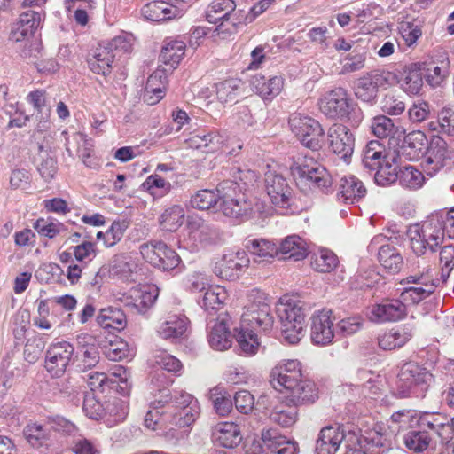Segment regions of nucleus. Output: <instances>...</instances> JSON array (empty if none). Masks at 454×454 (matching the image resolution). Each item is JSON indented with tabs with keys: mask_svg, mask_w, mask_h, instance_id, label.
<instances>
[{
	"mask_svg": "<svg viewBox=\"0 0 454 454\" xmlns=\"http://www.w3.org/2000/svg\"><path fill=\"white\" fill-rule=\"evenodd\" d=\"M371 129L372 133L379 138H387L401 133L394 121L385 115L374 117L372 121Z\"/></svg>",
	"mask_w": 454,
	"mask_h": 454,
	"instance_id": "680f3d73",
	"label": "nucleus"
},
{
	"mask_svg": "<svg viewBox=\"0 0 454 454\" xmlns=\"http://www.w3.org/2000/svg\"><path fill=\"white\" fill-rule=\"evenodd\" d=\"M338 264V257L328 249L319 250L313 255L311 261L313 269L319 272H331L336 269Z\"/></svg>",
	"mask_w": 454,
	"mask_h": 454,
	"instance_id": "bf43d9fd",
	"label": "nucleus"
},
{
	"mask_svg": "<svg viewBox=\"0 0 454 454\" xmlns=\"http://www.w3.org/2000/svg\"><path fill=\"white\" fill-rule=\"evenodd\" d=\"M185 53V43L183 41H170L161 50L160 60L173 70L180 63Z\"/></svg>",
	"mask_w": 454,
	"mask_h": 454,
	"instance_id": "a18cd8bd",
	"label": "nucleus"
},
{
	"mask_svg": "<svg viewBox=\"0 0 454 454\" xmlns=\"http://www.w3.org/2000/svg\"><path fill=\"white\" fill-rule=\"evenodd\" d=\"M396 159L397 154L395 152H393V153H389V156H387L385 160L379 166V168L373 170L375 171V182L379 185L384 186L397 180L398 173L396 171Z\"/></svg>",
	"mask_w": 454,
	"mask_h": 454,
	"instance_id": "c03bdc74",
	"label": "nucleus"
},
{
	"mask_svg": "<svg viewBox=\"0 0 454 454\" xmlns=\"http://www.w3.org/2000/svg\"><path fill=\"white\" fill-rule=\"evenodd\" d=\"M364 183L355 176H343L340 181L337 198L346 204H354L366 195Z\"/></svg>",
	"mask_w": 454,
	"mask_h": 454,
	"instance_id": "cd10ccee",
	"label": "nucleus"
},
{
	"mask_svg": "<svg viewBox=\"0 0 454 454\" xmlns=\"http://www.w3.org/2000/svg\"><path fill=\"white\" fill-rule=\"evenodd\" d=\"M77 348L79 349V367L85 371L96 366L100 359L99 348L101 342L94 336L88 333H81L77 336Z\"/></svg>",
	"mask_w": 454,
	"mask_h": 454,
	"instance_id": "412c9836",
	"label": "nucleus"
},
{
	"mask_svg": "<svg viewBox=\"0 0 454 454\" xmlns=\"http://www.w3.org/2000/svg\"><path fill=\"white\" fill-rule=\"evenodd\" d=\"M143 187L153 196H163L170 192L172 185L160 176L154 174L145 179L143 183Z\"/></svg>",
	"mask_w": 454,
	"mask_h": 454,
	"instance_id": "69168bd1",
	"label": "nucleus"
},
{
	"mask_svg": "<svg viewBox=\"0 0 454 454\" xmlns=\"http://www.w3.org/2000/svg\"><path fill=\"white\" fill-rule=\"evenodd\" d=\"M98 254L97 245L91 241H83L73 247V254L75 260L82 263H90L97 257Z\"/></svg>",
	"mask_w": 454,
	"mask_h": 454,
	"instance_id": "0e129e2a",
	"label": "nucleus"
},
{
	"mask_svg": "<svg viewBox=\"0 0 454 454\" xmlns=\"http://www.w3.org/2000/svg\"><path fill=\"white\" fill-rule=\"evenodd\" d=\"M101 342V349L104 355L112 361H120L131 356L129 344L119 337Z\"/></svg>",
	"mask_w": 454,
	"mask_h": 454,
	"instance_id": "de8ad7c7",
	"label": "nucleus"
},
{
	"mask_svg": "<svg viewBox=\"0 0 454 454\" xmlns=\"http://www.w3.org/2000/svg\"><path fill=\"white\" fill-rule=\"evenodd\" d=\"M241 86V80L237 78L219 82L215 84L217 99L223 104L235 102L240 95Z\"/></svg>",
	"mask_w": 454,
	"mask_h": 454,
	"instance_id": "49530a36",
	"label": "nucleus"
},
{
	"mask_svg": "<svg viewBox=\"0 0 454 454\" xmlns=\"http://www.w3.org/2000/svg\"><path fill=\"white\" fill-rule=\"evenodd\" d=\"M427 145V137L420 130H414L407 134L404 137L403 145V153H406L409 160L419 159L424 153Z\"/></svg>",
	"mask_w": 454,
	"mask_h": 454,
	"instance_id": "79ce46f5",
	"label": "nucleus"
},
{
	"mask_svg": "<svg viewBox=\"0 0 454 454\" xmlns=\"http://www.w3.org/2000/svg\"><path fill=\"white\" fill-rule=\"evenodd\" d=\"M329 147L335 154L347 160L354 152L355 138L349 129L342 124L332 125L327 133Z\"/></svg>",
	"mask_w": 454,
	"mask_h": 454,
	"instance_id": "a211bd4d",
	"label": "nucleus"
},
{
	"mask_svg": "<svg viewBox=\"0 0 454 454\" xmlns=\"http://www.w3.org/2000/svg\"><path fill=\"white\" fill-rule=\"evenodd\" d=\"M319 111L330 120L347 121L354 119L359 122L363 119L360 110L342 88H335L325 93L318 100Z\"/></svg>",
	"mask_w": 454,
	"mask_h": 454,
	"instance_id": "39448f33",
	"label": "nucleus"
},
{
	"mask_svg": "<svg viewBox=\"0 0 454 454\" xmlns=\"http://www.w3.org/2000/svg\"><path fill=\"white\" fill-rule=\"evenodd\" d=\"M450 74V61L447 52L443 51L436 59H433L426 65L425 79L432 88L441 86Z\"/></svg>",
	"mask_w": 454,
	"mask_h": 454,
	"instance_id": "b1692460",
	"label": "nucleus"
},
{
	"mask_svg": "<svg viewBox=\"0 0 454 454\" xmlns=\"http://www.w3.org/2000/svg\"><path fill=\"white\" fill-rule=\"evenodd\" d=\"M140 254L146 262L162 270H174L181 262L176 251L161 241L142 244Z\"/></svg>",
	"mask_w": 454,
	"mask_h": 454,
	"instance_id": "9d476101",
	"label": "nucleus"
},
{
	"mask_svg": "<svg viewBox=\"0 0 454 454\" xmlns=\"http://www.w3.org/2000/svg\"><path fill=\"white\" fill-rule=\"evenodd\" d=\"M114 58L112 47L99 46L89 59L90 69L95 74L106 75L110 73Z\"/></svg>",
	"mask_w": 454,
	"mask_h": 454,
	"instance_id": "e433bc0d",
	"label": "nucleus"
},
{
	"mask_svg": "<svg viewBox=\"0 0 454 454\" xmlns=\"http://www.w3.org/2000/svg\"><path fill=\"white\" fill-rule=\"evenodd\" d=\"M380 264L390 271L397 272L403 264V257L395 247L390 245H383L378 253Z\"/></svg>",
	"mask_w": 454,
	"mask_h": 454,
	"instance_id": "4d7b16f0",
	"label": "nucleus"
},
{
	"mask_svg": "<svg viewBox=\"0 0 454 454\" xmlns=\"http://www.w3.org/2000/svg\"><path fill=\"white\" fill-rule=\"evenodd\" d=\"M261 440L268 454H296L297 452L295 444L287 441L274 428L263 429Z\"/></svg>",
	"mask_w": 454,
	"mask_h": 454,
	"instance_id": "a878e982",
	"label": "nucleus"
},
{
	"mask_svg": "<svg viewBox=\"0 0 454 454\" xmlns=\"http://www.w3.org/2000/svg\"><path fill=\"white\" fill-rule=\"evenodd\" d=\"M264 183L266 192L272 204L281 208L289 206L293 190L282 175L270 171L265 175Z\"/></svg>",
	"mask_w": 454,
	"mask_h": 454,
	"instance_id": "f3484780",
	"label": "nucleus"
},
{
	"mask_svg": "<svg viewBox=\"0 0 454 454\" xmlns=\"http://www.w3.org/2000/svg\"><path fill=\"white\" fill-rule=\"evenodd\" d=\"M360 444L368 454H385L390 449V440L382 427L376 425L372 430L365 431Z\"/></svg>",
	"mask_w": 454,
	"mask_h": 454,
	"instance_id": "c756f323",
	"label": "nucleus"
},
{
	"mask_svg": "<svg viewBox=\"0 0 454 454\" xmlns=\"http://www.w3.org/2000/svg\"><path fill=\"white\" fill-rule=\"evenodd\" d=\"M270 383L294 404L314 403L317 399L315 384L303 379L302 365L297 359L280 361L271 370Z\"/></svg>",
	"mask_w": 454,
	"mask_h": 454,
	"instance_id": "f257e3e1",
	"label": "nucleus"
},
{
	"mask_svg": "<svg viewBox=\"0 0 454 454\" xmlns=\"http://www.w3.org/2000/svg\"><path fill=\"white\" fill-rule=\"evenodd\" d=\"M423 86V78L417 64L407 67L403 71L401 87L409 95H418Z\"/></svg>",
	"mask_w": 454,
	"mask_h": 454,
	"instance_id": "3c124183",
	"label": "nucleus"
},
{
	"mask_svg": "<svg viewBox=\"0 0 454 454\" xmlns=\"http://www.w3.org/2000/svg\"><path fill=\"white\" fill-rule=\"evenodd\" d=\"M249 262L245 251H229L215 262L214 272L223 279L235 280L248 267Z\"/></svg>",
	"mask_w": 454,
	"mask_h": 454,
	"instance_id": "4468645a",
	"label": "nucleus"
},
{
	"mask_svg": "<svg viewBox=\"0 0 454 454\" xmlns=\"http://www.w3.org/2000/svg\"><path fill=\"white\" fill-rule=\"evenodd\" d=\"M410 247L417 255L434 253L445 236L454 239V209L431 215L407 231Z\"/></svg>",
	"mask_w": 454,
	"mask_h": 454,
	"instance_id": "f03ea898",
	"label": "nucleus"
},
{
	"mask_svg": "<svg viewBox=\"0 0 454 454\" xmlns=\"http://www.w3.org/2000/svg\"><path fill=\"white\" fill-rule=\"evenodd\" d=\"M434 269L427 267L425 271L414 273L407 277V283L415 286L405 288L401 293V299L404 302L416 304L432 294L436 287L433 271Z\"/></svg>",
	"mask_w": 454,
	"mask_h": 454,
	"instance_id": "1a4fd4ad",
	"label": "nucleus"
},
{
	"mask_svg": "<svg viewBox=\"0 0 454 454\" xmlns=\"http://www.w3.org/2000/svg\"><path fill=\"white\" fill-rule=\"evenodd\" d=\"M246 247L255 262H270L275 256H278V246L267 239H254L248 240Z\"/></svg>",
	"mask_w": 454,
	"mask_h": 454,
	"instance_id": "f704fd0d",
	"label": "nucleus"
},
{
	"mask_svg": "<svg viewBox=\"0 0 454 454\" xmlns=\"http://www.w3.org/2000/svg\"><path fill=\"white\" fill-rule=\"evenodd\" d=\"M406 314V305L402 299H386L379 304L372 305L368 317L372 322L384 323L401 320Z\"/></svg>",
	"mask_w": 454,
	"mask_h": 454,
	"instance_id": "6ab92c4d",
	"label": "nucleus"
},
{
	"mask_svg": "<svg viewBox=\"0 0 454 454\" xmlns=\"http://www.w3.org/2000/svg\"><path fill=\"white\" fill-rule=\"evenodd\" d=\"M186 143L189 147L202 150L204 153H213L216 151L221 144V137L214 132H206L200 130L192 134Z\"/></svg>",
	"mask_w": 454,
	"mask_h": 454,
	"instance_id": "4c0bfd02",
	"label": "nucleus"
},
{
	"mask_svg": "<svg viewBox=\"0 0 454 454\" xmlns=\"http://www.w3.org/2000/svg\"><path fill=\"white\" fill-rule=\"evenodd\" d=\"M74 348L67 341L51 344L46 353L45 368L53 376H61L74 355Z\"/></svg>",
	"mask_w": 454,
	"mask_h": 454,
	"instance_id": "dca6fc26",
	"label": "nucleus"
},
{
	"mask_svg": "<svg viewBox=\"0 0 454 454\" xmlns=\"http://www.w3.org/2000/svg\"><path fill=\"white\" fill-rule=\"evenodd\" d=\"M156 296L145 288L134 287L129 290L126 305L134 307L137 312H145L154 303Z\"/></svg>",
	"mask_w": 454,
	"mask_h": 454,
	"instance_id": "09e8293b",
	"label": "nucleus"
},
{
	"mask_svg": "<svg viewBox=\"0 0 454 454\" xmlns=\"http://www.w3.org/2000/svg\"><path fill=\"white\" fill-rule=\"evenodd\" d=\"M429 129L447 136H454V106H446L440 109L437 121H431Z\"/></svg>",
	"mask_w": 454,
	"mask_h": 454,
	"instance_id": "864d4df0",
	"label": "nucleus"
},
{
	"mask_svg": "<svg viewBox=\"0 0 454 454\" xmlns=\"http://www.w3.org/2000/svg\"><path fill=\"white\" fill-rule=\"evenodd\" d=\"M169 67H159L149 77L145 85V101L148 105H155L163 98L165 84L168 80Z\"/></svg>",
	"mask_w": 454,
	"mask_h": 454,
	"instance_id": "bb28decb",
	"label": "nucleus"
},
{
	"mask_svg": "<svg viewBox=\"0 0 454 454\" xmlns=\"http://www.w3.org/2000/svg\"><path fill=\"white\" fill-rule=\"evenodd\" d=\"M236 340L244 354L254 355L257 352L260 342L257 335L254 333V329L240 324Z\"/></svg>",
	"mask_w": 454,
	"mask_h": 454,
	"instance_id": "6e6d98bb",
	"label": "nucleus"
},
{
	"mask_svg": "<svg viewBox=\"0 0 454 454\" xmlns=\"http://www.w3.org/2000/svg\"><path fill=\"white\" fill-rule=\"evenodd\" d=\"M235 9L236 4L233 0H213L207 8L206 19L212 24L221 22L215 29L220 34L223 32V22L228 20Z\"/></svg>",
	"mask_w": 454,
	"mask_h": 454,
	"instance_id": "2f4dec72",
	"label": "nucleus"
},
{
	"mask_svg": "<svg viewBox=\"0 0 454 454\" xmlns=\"http://www.w3.org/2000/svg\"><path fill=\"white\" fill-rule=\"evenodd\" d=\"M283 86L284 79L281 76L266 78L262 75H254L252 78L254 90L265 100H270L277 97L281 92Z\"/></svg>",
	"mask_w": 454,
	"mask_h": 454,
	"instance_id": "473e14b6",
	"label": "nucleus"
},
{
	"mask_svg": "<svg viewBox=\"0 0 454 454\" xmlns=\"http://www.w3.org/2000/svg\"><path fill=\"white\" fill-rule=\"evenodd\" d=\"M451 440V428L447 418L440 414L420 417L419 429L411 430L403 436L405 447L413 452L421 453L427 450H435Z\"/></svg>",
	"mask_w": 454,
	"mask_h": 454,
	"instance_id": "7ed1b4c3",
	"label": "nucleus"
},
{
	"mask_svg": "<svg viewBox=\"0 0 454 454\" xmlns=\"http://www.w3.org/2000/svg\"><path fill=\"white\" fill-rule=\"evenodd\" d=\"M344 438V431L339 426L323 427L316 441L315 453L336 454Z\"/></svg>",
	"mask_w": 454,
	"mask_h": 454,
	"instance_id": "4be33fe9",
	"label": "nucleus"
},
{
	"mask_svg": "<svg viewBox=\"0 0 454 454\" xmlns=\"http://www.w3.org/2000/svg\"><path fill=\"white\" fill-rule=\"evenodd\" d=\"M390 153H386L385 147L378 141L372 140L367 143L363 151L362 163L364 167L373 171L385 160Z\"/></svg>",
	"mask_w": 454,
	"mask_h": 454,
	"instance_id": "ea45409f",
	"label": "nucleus"
},
{
	"mask_svg": "<svg viewBox=\"0 0 454 454\" xmlns=\"http://www.w3.org/2000/svg\"><path fill=\"white\" fill-rule=\"evenodd\" d=\"M433 375L424 367L414 362L404 364L398 373L395 395L400 398L424 397Z\"/></svg>",
	"mask_w": 454,
	"mask_h": 454,
	"instance_id": "423d86ee",
	"label": "nucleus"
},
{
	"mask_svg": "<svg viewBox=\"0 0 454 454\" xmlns=\"http://www.w3.org/2000/svg\"><path fill=\"white\" fill-rule=\"evenodd\" d=\"M41 20L42 13L38 12L27 11L22 12L12 27L11 39L14 42L27 40L40 26Z\"/></svg>",
	"mask_w": 454,
	"mask_h": 454,
	"instance_id": "5701e85b",
	"label": "nucleus"
},
{
	"mask_svg": "<svg viewBox=\"0 0 454 454\" xmlns=\"http://www.w3.org/2000/svg\"><path fill=\"white\" fill-rule=\"evenodd\" d=\"M221 199V210L228 217L247 218L253 211L251 201L247 200L243 193H239L233 198L230 193L225 192Z\"/></svg>",
	"mask_w": 454,
	"mask_h": 454,
	"instance_id": "393cba45",
	"label": "nucleus"
},
{
	"mask_svg": "<svg viewBox=\"0 0 454 454\" xmlns=\"http://www.w3.org/2000/svg\"><path fill=\"white\" fill-rule=\"evenodd\" d=\"M231 176L233 180L225 181L221 184L223 190L229 188V184H234L241 192L242 190H247L249 186L254 185L257 180V174L250 169H241L235 167L231 169Z\"/></svg>",
	"mask_w": 454,
	"mask_h": 454,
	"instance_id": "5fc2aeb1",
	"label": "nucleus"
},
{
	"mask_svg": "<svg viewBox=\"0 0 454 454\" xmlns=\"http://www.w3.org/2000/svg\"><path fill=\"white\" fill-rule=\"evenodd\" d=\"M277 311L284 339L290 344H297L305 335L303 303L299 300L284 296L279 300Z\"/></svg>",
	"mask_w": 454,
	"mask_h": 454,
	"instance_id": "20e7f679",
	"label": "nucleus"
},
{
	"mask_svg": "<svg viewBox=\"0 0 454 454\" xmlns=\"http://www.w3.org/2000/svg\"><path fill=\"white\" fill-rule=\"evenodd\" d=\"M98 324L105 329L121 331L127 324L126 316L118 308L108 307L100 309L97 317Z\"/></svg>",
	"mask_w": 454,
	"mask_h": 454,
	"instance_id": "58836bf2",
	"label": "nucleus"
},
{
	"mask_svg": "<svg viewBox=\"0 0 454 454\" xmlns=\"http://www.w3.org/2000/svg\"><path fill=\"white\" fill-rule=\"evenodd\" d=\"M210 346L219 351L228 349L232 343L231 332L223 320L215 322L208 334Z\"/></svg>",
	"mask_w": 454,
	"mask_h": 454,
	"instance_id": "a19ab883",
	"label": "nucleus"
},
{
	"mask_svg": "<svg viewBox=\"0 0 454 454\" xmlns=\"http://www.w3.org/2000/svg\"><path fill=\"white\" fill-rule=\"evenodd\" d=\"M295 177L302 180L314 188L323 192H328L333 185V179L326 168L317 163L301 164L295 163L292 167Z\"/></svg>",
	"mask_w": 454,
	"mask_h": 454,
	"instance_id": "f8f14e48",
	"label": "nucleus"
},
{
	"mask_svg": "<svg viewBox=\"0 0 454 454\" xmlns=\"http://www.w3.org/2000/svg\"><path fill=\"white\" fill-rule=\"evenodd\" d=\"M170 402L175 403L176 408L179 410L193 406L194 403H199L192 395L183 390H175L172 393L168 388H163L155 395L154 403H157L159 405H165Z\"/></svg>",
	"mask_w": 454,
	"mask_h": 454,
	"instance_id": "c9c22d12",
	"label": "nucleus"
},
{
	"mask_svg": "<svg viewBox=\"0 0 454 454\" xmlns=\"http://www.w3.org/2000/svg\"><path fill=\"white\" fill-rule=\"evenodd\" d=\"M73 140L78 145V157L87 167L94 168L95 162L92 156V144L87 138L86 135L82 133H75L73 136Z\"/></svg>",
	"mask_w": 454,
	"mask_h": 454,
	"instance_id": "e2e57ef3",
	"label": "nucleus"
},
{
	"mask_svg": "<svg viewBox=\"0 0 454 454\" xmlns=\"http://www.w3.org/2000/svg\"><path fill=\"white\" fill-rule=\"evenodd\" d=\"M333 317L331 309L316 311L310 317V339L315 345L326 346L334 337Z\"/></svg>",
	"mask_w": 454,
	"mask_h": 454,
	"instance_id": "2eb2a0df",
	"label": "nucleus"
},
{
	"mask_svg": "<svg viewBox=\"0 0 454 454\" xmlns=\"http://www.w3.org/2000/svg\"><path fill=\"white\" fill-rule=\"evenodd\" d=\"M188 319L184 316L169 315L157 326V333L165 340L177 339L187 330Z\"/></svg>",
	"mask_w": 454,
	"mask_h": 454,
	"instance_id": "72a5a7b5",
	"label": "nucleus"
},
{
	"mask_svg": "<svg viewBox=\"0 0 454 454\" xmlns=\"http://www.w3.org/2000/svg\"><path fill=\"white\" fill-rule=\"evenodd\" d=\"M278 248V256L283 260L293 259L294 261H301L309 254L307 242L297 235L286 237Z\"/></svg>",
	"mask_w": 454,
	"mask_h": 454,
	"instance_id": "7c9ffc66",
	"label": "nucleus"
},
{
	"mask_svg": "<svg viewBox=\"0 0 454 454\" xmlns=\"http://www.w3.org/2000/svg\"><path fill=\"white\" fill-rule=\"evenodd\" d=\"M454 160V150L441 137H432L427 147L423 165L428 175H434L447 164Z\"/></svg>",
	"mask_w": 454,
	"mask_h": 454,
	"instance_id": "ddd939ff",
	"label": "nucleus"
},
{
	"mask_svg": "<svg viewBox=\"0 0 454 454\" xmlns=\"http://www.w3.org/2000/svg\"><path fill=\"white\" fill-rule=\"evenodd\" d=\"M249 304L241 317L242 325L252 329L256 327L263 332L270 331L274 323L268 295L259 290L253 289L248 294Z\"/></svg>",
	"mask_w": 454,
	"mask_h": 454,
	"instance_id": "0eeeda50",
	"label": "nucleus"
},
{
	"mask_svg": "<svg viewBox=\"0 0 454 454\" xmlns=\"http://www.w3.org/2000/svg\"><path fill=\"white\" fill-rule=\"evenodd\" d=\"M288 125L301 143L313 151H318L325 144V130L316 119L301 113H293Z\"/></svg>",
	"mask_w": 454,
	"mask_h": 454,
	"instance_id": "6e6552de",
	"label": "nucleus"
},
{
	"mask_svg": "<svg viewBox=\"0 0 454 454\" xmlns=\"http://www.w3.org/2000/svg\"><path fill=\"white\" fill-rule=\"evenodd\" d=\"M184 209L179 205L171 206L164 210L160 217V224L162 230L175 231L179 229L184 219Z\"/></svg>",
	"mask_w": 454,
	"mask_h": 454,
	"instance_id": "603ef678",
	"label": "nucleus"
},
{
	"mask_svg": "<svg viewBox=\"0 0 454 454\" xmlns=\"http://www.w3.org/2000/svg\"><path fill=\"white\" fill-rule=\"evenodd\" d=\"M397 180L403 187L410 190H417L423 185L425 177L423 173L415 167L405 166L400 169Z\"/></svg>",
	"mask_w": 454,
	"mask_h": 454,
	"instance_id": "13d9d810",
	"label": "nucleus"
},
{
	"mask_svg": "<svg viewBox=\"0 0 454 454\" xmlns=\"http://www.w3.org/2000/svg\"><path fill=\"white\" fill-rule=\"evenodd\" d=\"M200 412L199 403L185 407L173 415V423L179 427H190L199 417Z\"/></svg>",
	"mask_w": 454,
	"mask_h": 454,
	"instance_id": "338daca9",
	"label": "nucleus"
},
{
	"mask_svg": "<svg viewBox=\"0 0 454 454\" xmlns=\"http://www.w3.org/2000/svg\"><path fill=\"white\" fill-rule=\"evenodd\" d=\"M291 403L292 405L280 403L275 405L269 412L270 421L281 426L282 427H289L293 426L297 419V406L299 404Z\"/></svg>",
	"mask_w": 454,
	"mask_h": 454,
	"instance_id": "37998d69",
	"label": "nucleus"
},
{
	"mask_svg": "<svg viewBox=\"0 0 454 454\" xmlns=\"http://www.w3.org/2000/svg\"><path fill=\"white\" fill-rule=\"evenodd\" d=\"M227 297V291L223 286H209L200 301V304L206 310H216L222 308Z\"/></svg>",
	"mask_w": 454,
	"mask_h": 454,
	"instance_id": "8fccbe9b",
	"label": "nucleus"
},
{
	"mask_svg": "<svg viewBox=\"0 0 454 454\" xmlns=\"http://www.w3.org/2000/svg\"><path fill=\"white\" fill-rule=\"evenodd\" d=\"M189 6L187 0L153 1L145 4L141 13L151 21H167L183 17Z\"/></svg>",
	"mask_w": 454,
	"mask_h": 454,
	"instance_id": "9b49d317",
	"label": "nucleus"
},
{
	"mask_svg": "<svg viewBox=\"0 0 454 454\" xmlns=\"http://www.w3.org/2000/svg\"><path fill=\"white\" fill-rule=\"evenodd\" d=\"M221 198L218 189L216 191L204 189L192 195L190 203L193 208L207 210L213 207Z\"/></svg>",
	"mask_w": 454,
	"mask_h": 454,
	"instance_id": "052dcab7",
	"label": "nucleus"
},
{
	"mask_svg": "<svg viewBox=\"0 0 454 454\" xmlns=\"http://www.w3.org/2000/svg\"><path fill=\"white\" fill-rule=\"evenodd\" d=\"M212 437L217 444L230 449L238 446L242 441L239 427L229 421L217 423L213 427Z\"/></svg>",
	"mask_w": 454,
	"mask_h": 454,
	"instance_id": "c85d7f7f",
	"label": "nucleus"
},
{
	"mask_svg": "<svg viewBox=\"0 0 454 454\" xmlns=\"http://www.w3.org/2000/svg\"><path fill=\"white\" fill-rule=\"evenodd\" d=\"M392 77L390 73L373 71L361 77L356 84V97L364 102H372L377 96L380 87L389 84Z\"/></svg>",
	"mask_w": 454,
	"mask_h": 454,
	"instance_id": "aec40b11",
	"label": "nucleus"
},
{
	"mask_svg": "<svg viewBox=\"0 0 454 454\" xmlns=\"http://www.w3.org/2000/svg\"><path fill=\"white\" fill-rule=\"evenodd\" d=\"M210 399L216 413L220 416H226L231 411V400L230 397L223 395L219 387H215L210 390Z\"/></svg>",
	"mask_w": 454,
	"mask_h": 454,
	"instance_id": "774afa93",
	"label": "nucleus"
}]
</instances>
